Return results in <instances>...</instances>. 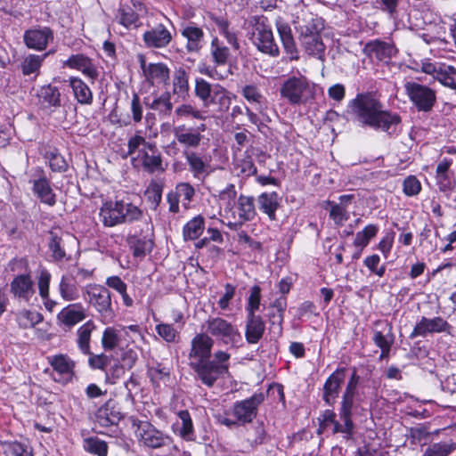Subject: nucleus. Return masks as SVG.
<instances>
[{"label": "nucleus", "mask_w": 456, "mask_h": 456, "mask_svg": "<svg viewBox=\"0 0 456 456\" xmlns=\"http://www.w3.org/2000/svg\"><path fill=\"white\" fill-rule=\"evenodd\" d=\"M348 106L362 126L388 131L392 125L400 122L399 116L385 110L382 102L373 93L358 94Z\"/></svg>", "instance_id": "1"}, {"label": "nucleus", "mask_w": 456, "mask_h": 456, "mask_svg": "<svg viewBox=\"0 0 456 456\" xmlns=\"http://www.w3.org/2000/svg\"><path fill=\"white\" fill-rule=\"evenodd\" d=\"M99 218L104 227H114L126 223L142 221L150 230V220L142 209L123 200L106 201L99 211Z\"/></svg>", "instance_id": "2"}, {"label": "nucleus", "mask_w": 456, "mask_h": 456, "mask_svg": "<svg viewBox=\"0 0 456 456\" xmlns=\"http://www.w3.org/2000/svg\"><path fill=\"white\" fill-rule=\"evenodd\" d=\"M265 399V394L259 392L247 399L237 401L229 412L218 416V422L230 428L249 424L257 416L258 407Z\"/></svg>", "instance_id": "3"}, {"label": "nucleus", "mask_w": 456, "mask_h": 456, "mask_svg": "<svg viewBox=\"0 0 456 456\" xmlns=\"http://www.w3.org/2000/svg\"><path fill=\"white\" fill-rule=\"evenodd\" d=\"M248 38L258 51L272 57L280 53L271 26L265 16H253L247 22Z\"/></svg>", "instance_id": "4"}, {"label": "nucleus", "mask_w": 456, "mask_h": 456, "mask_svg": "<svg viewBox=\"0 0 456 456\" xmlns=\"http://www.w3.org/2000/svg\"><path fill=\"white\" fill-rule=\"evenodd\" d=\"M280 94L291 105H302L314 99V86L304 76L290 77L281 86Z\"/></svg>", "instance_id": "5"}, {"label": "nucleus", "mask_w": 456, "mask_h": 456, "mask_svg": "<svg viewBox=\"0 0 456 456\" xmlns=\"http://www.w3.org/2000/svg\"><path fill=\"white\" fill-rule=\"evenodd\" d=\"M85 299L95 309L104 322L111 321L115 313L112 308L111 295L109 289L98 284H88L85 288Z\"/></svg>", "instance_id": "6"}, {"label": "nucleus", "mask_w": 456, "mask_h": 456, "mask_svg": "<svg viewBox=\"0 0 456 456\" xmlns=\"http://www.w3.org/2000/svg\"><path fill=\"white\" fill-rule=\"evenodd\" d=\"M360 377L354 371L347 381L346 389L342 395L339 408V418L343 422L344 430H354V424L352 420L353 409L359 401L358 384Z\"/></svg>", "instance_id": "7"}, {"label": "nucleus", "mask_w": 456, "mask_h": 456, "mask_svg": "<svg viewBox=\"0 0 456 456\" xmlns=\"http://www.w3.org/2000/svg\"><path fill=\"white\" fill-rule=\"evenodd\" d=\"M406 94L419 111H430L436 102V93L427 86L409 81L404 85Z\"/></svg>", "instance_id": "8"}, {"label": "nucleus", "mask_w": 456, "mask_h": 456, "mask_svg": "<svg viewBox=\"0 0 456 456\" xmlns=\"http://www.w3.org/2000/svg\"><path fill=\"white\" fill-rule=\"evenodd\" d=\"M224 208L226 213L230 212L234 222H230L228 226L231 229H236L237 226L242 225L246 222H249L256 216V210L255 207V199L252 196H247L240 194L236 200L232 208Z\"/></svg>", "instance_id": "9"}, {"label": "nucleus", "mask_w": 456, "mask_h": 456, "mask_svg": "<svg viewBox=\"0 0 456 456\" xmlns=\"http://www.w3.org/2000/svg\"><path fill=\"white\" fill-rule=\"evenodd\" d=\"M208 333L220 338L226 344L236 345L241 338L238 329L230 322L220 317H210L205 322Z\"/></svg>", "instance_id": "10"}, {"label": "nucleus", "mask_w": 456, "mask_h": 456, "mask_svg": "<svg viewBox=\"0 0 456 456\" xmlns=\"http://www.w3.org/2000/svg\"><path fill=\"white\" fill-rule=\"evenodd\" d=\"M207 129V126L204 123L200 124L195 127L187 126L185 125H179L173 128V134L175 140L185 148L196 149L198 148L204 136L202 134Z\"/></svg>", "instance_id": "11"}, {"label": "nucleus", "mask_w": 456, "mask_h": 456, "mask_svg": "<svg viewBox=\"0 0 456 456\" xmlns=\"http://www.w3.org/2000/svg\"><path fill=\"white\" fill-rule=\"evenodd\" d=\"M133 160L137 161L142 168L149 174L163 173L166 169L163 166L161 152L154 143L148 145L145 149H141Z\"/></svg>", "instance_id": "12"}, {"label": "nucleus", "mask_w": 456, "mask_h": 456, "mask_svg": "<svg viewBox=\"0 0 456 456\" xmlns=\"http://www.w3.org/2000/svg\"><path fill=\"white\" fill-rule=\"evenodd\" d=\"M193 369L201 382L208 387H213L221 375L228 371L225 364H217L215 361L202 359L193 364Z\"/></svg>", "instance_id": "13"}, {"label": "nucleus", "mask_w": 456, "mask_h": 456, "mask_svg": "<svg viewBox=\"0 0 456 456\" xmlns=\"http://www.w3.org/2000/svg\"><path fill=\"white\" fill-rule=\"evenodd\" d=\"M194 195L195 190L189 183H178L175 190L169 191L167 196L169 204V211L178 213L180 202L183 207L187 209Z\"/></svg>", "instance_id": "14"}, {"label": "nucleus", "mask_w": 456, "mask_h": 456, "mask_svg": "<svg viewBox=\"0 0 456 456\" xmlns=\"http://www.w3.org/2000/svg\"><path fill=\"white\" fill-rule=\"evenodd\" d=\"M136 436L141 443L149 448H159L165 444L167 436L147 421L137 423Z\"/></svg>", "instance_id": "15"}, {"label": "nucleus", "mask_w": 456, "mask_h": 456, "mask_svg": "<svg viewBox=\"0 0 456 456\" xmlns=\"http://www.w3.org/2000/svg\"><path fill=\"white\" fill-rule=\"evenodd\" d=\"M183 155L188 165V170L195 179L202 182L209 175L211 166L207 158L202 157L196 151L188 150H184Z\"/></svg>", "instance_id": "16"}, {"label": "nucleus", "mask_w": 456, "mask_h": 456, "mask_svg": "<svg viewBox=\"0 0 456 456\" xmlns=\"http://www.w3.org/2000/svg\"><path fill=\"white\" fill-rule=\"evenodd\" d=\"M23 40L28 48L43 51L53 40V33L48 27L30 28L25 31Z\"/></svg>", "instance_id": "17"}, {"label": "nucleus", "mask_w": 456, "mask_h": 456, "mask_svg": "<svg viewBox=\"0 0 456 456\" xmlns=\"http://www.w3.org/2000/svg\"><path fill=\"white\" fill-rule=\"evenodd\" d=\"M181 35L186 39L185 49L190 53H198L203 47L205 33L195 22L182 26Z\"/></svg>", "instance_id": "18"}, {"label": "nucleus", "mask_w": 456, "mask_h": 456, "mask_svg": "<svg viewBox=\"0 0 456 456\" xmlns=\"http://www.w3.org/2000/svg\"><path fill=\"white\" fill-rule=\"evenodd\" d=\"M172 39L171 32L163 24H158L142 35L143 43L148 48H165Z\"/></svg>", "instance_id": "19"}, {"label": "nucleus", "mask_w": 456, "mask_h": 456, "mask_svg": "<svg viewBox=\"0 0 456 456\" xmlns=\"http://www.w3.org/2000/svg\"><path fill=\"white\" fill-rule=\"evenodd\" d=\"M345 380V369H337L326 379L322 388V399L326 404L332 406L338 397L341 385Z\"/></svg>", "instance_id": "20"}, {"label": "nucleus", "mask_w": 456, "mask_h": 456, "mask_svg": "<svg viewBox=\"0 0 456 456\" xmlns=\"http://www.w3.org/2000/svg\"><path fill=\"white\" fill-rule=\"evenodd\" d=\"M450 327V324L442 317L438 316L433 319L422 317L410 334V338H414L419 336L425 337L428 333L447 331Z\"/></svg>", "instance_id": "21"}, {"label": "nucleus", "mask_w": 456, "mask_h": 456, "mask_svg": "<svg viewBox=\"0 0 456 456\" xmlns=\"http://www.w3.org/2000/svg\"><path fill=\"white\" fill-rule=\"evenodd\" d=\"M363 52L370 57H375L379 61H386L395 56L397 49L391 42L375 39L365 45Z\"/></svg>", "instance_id": "22"}, {"label": "nucleus", "mask_w": 456, "mask_h": 456, "mask_svg": "<svg viewBox=\"0 0 456 456\" xmlns=\"http://www.w3.org/2000/svg\"><path fill=\"white\" fill-rule=\"evenodd\" d=\"M63 65L81 71L85 76L92 80V83H94L99 75L93 61L89 57L81 53L72 54L63 62Z\"/></svg>", "instance_id": "23"}, {"label": "nucleus", "mask_w": 456, "mask_h": 456, "mask_svg": "<svg viewBox=\"0 0 456 456\" xmlns=\"http://www.w3.org/2000/svg\"><path fill=\"white\" fill-rule=\"evenodd\" d=\"M14 297L28 302L35 293L34 283L29 274L17 275L10 284Z\"/></svg>", "instance_id": "24"}, {"label": "nucleus", "mask_w": 456, "mask_h": 456, "mask_svg": "<svg viewBox=\"0 0 456 456\" xmlns=\"http://www.w3.org/2000/svg\"><path fill=\"white\" fill-rule=\"evenodd\" d=\"M286 306V297H280L272 303L268 309L267 317L270 322V330L277 336H281L282 333L281 324Z\"/></svg>", "instance_id": "25"}, {"label": "nucleus", "mask_w": 456, "mask_h": 456, "mask_svg": "<svg viewBox=\"0 0 456 456\" xmlns=\"http://www.w3.org/2000/svg\"><path fill=\"white\" fill-rule=\"evenodd\" d=\"M265 323L262 317L256 314H248L245 327V338L248 344H256L263 338Z\"/></svg>", "instance_id": "26"}, {"label": "nucleus", "mask_w": 456, "mask_h": 456, "mask_svg": "<svg viewBox=\"0 0 456 456\" xmlns=\"http://www.w3.org/2000/svg\"><path fill=\"white\" fill-rule=\"evenodd\" d=\"M38 151L40 155L48 161L49 167L53 172L61 173L67 170L68 164L57 148L46 143H40Z\"/></svg>", "instance_id": "27"}, {"label": "nucleus", "mask_w": 456, "mask_h": 456, "mask_svg": "<svg viewBox=\"0 0 456 456\" xmlns=\"http://www.w3.org/2000/svg\"><path fill=\"white\" fill-rule=\"evenodd\" d=\"M214 340L205 333L196 335L191 340V357H196L199 361L209 360Z\"/></svg>", "instance_id": "28"}, {"label": "nucleus", "mask_w": 456, "mask_h": 456, "mask_svg": "<svg viewBox=\"0 0 456 456\" xmlns=\"http://www.w3.org/2000/svg\"><path fill=\"white\" fill-rule=\"evenodd\" d=\"M86 311L81 304H70L65 306L57 315L60 322L71 327L86 319Z\"/></svg>", "instance_id": "29"}, {"label": "nucleus", "mask_w": 456, "mask_h": 456, "mask_svg": "<svg viewBox=\"0 0 456 456\" xmlns=\"http://www.w3.org/2000/svg\"><path fill=\"white\" fill-rule=\"evenodd\" d=\"M33 192L42 203L50 207L56 204V194L51 187L50 181L45 175L33 181Z\"/></svg>", "instance_id": "30"}, {"label": "nucleus", "mask_w": 456, "mask_h": 456, "mask_svg": "<svg viewBox=\"0 0 456 456\" xmlns=\"http://www.w3.org/2000/svg\"><path fill=\"white\" fill-rule=\"evenodd\" d=\"M141 65L149 80L162 83L164 85H167L169 83L170 69L165 63H150L146 66L144 60L142 59Z\"/></svg>", "instance_id": "31"}, {"label": "nucleus", "mask_w": 456, "mask_h": 456, "mask_svg": "<svg viewBox=\"0 0 456 456\" xmlns=\"http://www.w3.org/2000/svg\"><path fill=\"white\" fill-rule=\"evenodd\" d=\"M296 28L299 34V40L317 37L324 28V21L321 17L310 15L309 18L304 19L302 22H298Z\"/></svg>", "instance_id": "32"}, {"label": "nucleus", "mask_w": 456, "mask_h": 456, "mask_svg": "<svg viewBox=\"0 0 456 456\" xmlns=\"http://www.w3.org/2000/svg\"><path fill=\"white\" fill-rule=\"evenodd\" d=\"M172 93L183 101L189 97V73L183 69H176L172 77Z\"/></svg>", "instance_id": "33"}, {"label": "nucleus", "mask_w": 456, "mask_h": 456, "mask_svg": "<svg viewBox=\"0 0 456 456\" xmlns=\"http://www.w3.org/2000/svg\"><path fill=\"white\" fill-rule=\"evenodd\" d=\"M281 198L277 192H263L257 197L259 209L266 214L270 220H276V210L280 207Z\"/></svg>", "instance_id": "34"}, {"label": "nucleus", "mask_w": 456, "mask_h": 456, "mask_svg": "<svg viewBox=\"0 0 456 456\" xmlns=\"http://www.w3.org/2000/svg\"><path fill=\"white\" fill-rule=\"evenodd\" d=\"M277 29L284 51L289 55V60L297 61L299 59L298 50L292 36L290 27L286 23H278Z\"/></svg>", "instance_id": "35"}, {"label": "nucleus", "mask_w": 456, "mask_h": 456, "mask_svg": "<svg viewBox=\"0 0 456 456\" xmlns=\"http://www.w3.org/2000/svg\"><path fill=\"white\" fill-rule=\"evenodd\" d=\"M69 84L78 103L89 105L93 102V93L88 85L81 78L70 77L69 78Z\"/></svg>", "instance_id": "36"}, {"label": "nucleus", "mask_w": 456, "mask_h": 456, "mask_svg": "<svg viewBox=\"0 0 456 456\" xmlns=\"http://www.w3.org/2000/svg\"><path fill=\"white\" fill-rule=\"evenodd\" d=\"M214 94L208 99V107L214 105L216 106V111L224 113L227 111L232 103L231 94L220 85L214 86Z\"/></svg>", "instance_id": "37"}, {"label": "nucleus", "mask_w": 456, "mask_h": 456, "mask_svg": "<svg viewBox=\"0 0 456 456\" xmlns=\"http://www.w3.org/2000/svg\"><path fill=\"white\" fill-rule=\"evenodd\" d=\"M59 293L65 301H74L79 297L77 282L74 276L63 275L58 286Z\"/></svg>", "instance_id": "38"}, {"label": "nucleus", "mask_w": 456, "mask_h": 456, "mask_svg": "<svg viewBox=\"0 0 456 456\" xmlns=\"http://www.w3.org/2000/svg\"><path fill=\"white\" fill-rule=\"evenodd\" d=\"M48 361L53 369L60 375L70 379L74 372L75 362L65 354H56L48 357Z\"/></svg>", "instance_id": "39"}, {"label": "nucleus", "mask_w": 456, "mask_h": 456, "mask_svg": "<svg viewBox=\"0 0 456 456\" xmlns=\"http://www.w3.org/2000/svg\"><path fill=\"white\" fill-rule=\"evenodd\" d=\"M96 329V326L93 321H87L77 330V344L79 350L84 354H91L90 350V340L92 332Z\"/></svg>", "instance_id": "40"}, {"label": "nucleus", "mask_w": 456, "mask_h": 456, "mask_svg": "<svg viewBox=\"0 0 456 456\" xmlns=\"http://www.w3.org/2000/svg\"><path fill=\"white\" fill-rule=\"evenodd\" d=\"M53 52L49 51L43 55H37V54H28L24 57L20 63V69L22 71V74L24 76H30L32 74H35L37 76L39 74L40 68L42 66L43 61L45 59L51 54Z\"/></svg>", "instance_id": "41"}, {"label": "nucleus", "mask_w": 456, "mask_h": 456, "mask_svg": "<svg viewBox=\"0 0 456 456\" xmlns=\"http://www.w3.org/2000/svg\"><path fill=\"white\" fill-rule=\"evenodd\" d=\"M305 53L319 60H324L325 45L320 37H310L299 40Z\"/></svg>", "instance_id": "42"}, {"label": "nucleus", "mask_w": 456, "mask_h": 456, "mask_svg": "<svg viewBox=\"0 0 456 456\" xmlns=\"http://www.w3.org/2000/svg\"><path fill=\"white\" fill-rule=\"evenodd\" d=\"M210 54L216 66H224L230 58V50L217 37H214L210 44Z\"/></svg>", "instance_id": "43"}, {"label": "nucleus", "mask_w": 456, "mask_h": 456, "mask_svg": "<svg viewBox=\"0 0 456 456\" xmlns=\"http://www.w3.org/2000/svg\"><path fill=\"white\" fill-rule=\"evenodd\" d=\"M204 228V218L201 216L193 217L183 226V239L185 240L198 239L202 234Z\"/></svg>", "instance_id": "44"}, {"label": "nucleus", "mask_w": 456, "mask_h": 456, "mask_svg": "<svg viewBox=\"0 0 456 456\" xmlns=\"http://www.w3.org/2000/svg\"><path fill=\"white\" fill-rule=\"evenodd\" d=\"M105 284L109 288L116 290L118 293L120 294V296L122 297L123 304L126 306L131 307L134 305V300L126 292L127 286L119 276L113 275L108 277L106 279Z\"/></svg>", "instance_id": "45"}, {"label": "nucleus", "mask_w": 456, "mask_h": 456, "mask_svg": "<svg viewBox=\"0 0 456 456\" xmlns=\"http://www.w3.org/2000/svg\"><path fill=\"white\" fill-rule=\"evenodd\" d=\"M149 106L151 110L158 111L163 118L169 117L173 110L170 93H163L159 97L155 98Z\"/></svg>", "instance_id": "46"}, {"label": "nucleus", "mask_w": 456, "mask_h": 456, "mask_svg": "<svg viewBox=\"0 0 456 456\" xmlns=\"http://www.w3.org/2000/svg\"><path fill=\"white\" fill-rule=\"evenodd\" d=\"M322 418L321 428H326L329 424H332L334 434H344V436L347 439L352 437L354 430H344L343 422L340 423L336 419V413L332 410H325Z\"/></svg>", "instance_id": "47"}, {"label": "nucleus", "mask_w": 456, "mask_h": 456, "mask_svg": "<svg viewBox=\"0 0 456 456\" xmlns=\"http://www.w3.org/2000/svg\"><path fill=\"white\" fill-rule=\"evenodd\" d=\"M38 96L42 102L48 107L61 106V93L56 86L47 85L41 87Z\"/></svg>", "instance_id": "48"}, {"label": "nucleus", "mask_w": 456, "mask_h": 456, "mask_svg": "<svg viewBox=\"0 0 456 456\" xmlns=\"http://www.w3.org/2000/svg\"><path fill=\"white\" fill-rule=\"evenodd\" d=\"M175 116L177 118H192L200 121H204L207 118L205 111L198 109L191 103H183L177 106L175 110Z\"/></svg>", "instance_id": "49"}, {"label": "nucleus", "mask_w": 456, "mask_h": 456, "mask_svg": "<svg viewBox=\"0 0 456 456\" xmlns=\"http://www.w3.org/2000/svg\"><path fill=\"white\" fill-rule=\"evenodd\" d=\"M214 86L202 77L195 79L194 94L202 102L204 107H208V99L214 94Z\"/></svg>", "instance_id": "50"}, {"label": "nucleus", "mask_w": 456, "mask_h": 456, "mask_svg": "<svg viewBox=\"0 0 456 456\" xmlns=\"http://www.w3.org/2000/svg\"><path fill=\"white\" fill-rule=\"evenodd\" d=\"M235 171L237 172V175L242 177H249L256 173L257 169L252 160L249 150H247L244 157L236 162Z\"/></svg>", "instance_id": "51"}, {"label": "nucleus", "mask_w": 456, "mask_h": 456, "mask_svg": "<svg viewBox=\"0 0 456 456\" xmlns=\"http://www.w3.org/2000/svg\"><path fill=\"white\" fill-rule=\"evenodd\" d=\"M116 18L118 23L126 28H136L139 20L138 14L129 6L120 7Z\"/></svg>", "instance_id": "52"}, {"label": "nucleus", "mask_w": 456, "mask_h": 456, "mask_svg": "<svg viewBox=\"0 0 456 456\" xmlns=\"http://www.w3.org/2000/svg\"><path fill=\"white\" fill-rule=\"evenodd\" d=\"M437 80L444 86L456 90V69L450 65H440Z\"/></svg>", "instance_id": "53"}, {"label": "nucleus", "mask_w": 456, "mask_h": 456, "mask_svg": "<svg viewBox=\"0 0 456 456\" xmlns=\"http://www.w3.org/2000/svg\"><path fill=\"white\" fill-rule=\"evenodd\" d=\"M268 435L265 430V425L263 421H258L254 426L253 431L251 434H248L247 438V442L252 447H256L261 445L268 440Z\"/></svg>", "instance_id": "54"}, {"label": "nucleus", "mask_w": 456, "mask_h": 456, "mask_svg": "<svg viewBox=\"0 0 456 456\" xmlns=\"http://www.w3.org/2000/svg\"><path fill=\"white\" fill-rule=\"evenodd\" d=\"M84 449L89 453L96 454L97 456H107L108 454L107 444L98 437H89L85 439Z\"/></svg>", "instance_id": "55"}, {"label": "nucleus", "mask_w": 456, "mask_h": 456, "mask_svg": "<svg viewBox=\"0 0 456 456\" xmlns=\"http://www.w3.org/2000/svg\"><path fill=\"white\" fill-rule=\"evenodd\" d=\"M49 249L55 261H62L66 257L62 238L53 232H50Z\"/></svg>", "instance_id": "56"}, {"label": "nucleus", "mask_w": 456, "mask_h": 456, "mask_svg": "<svg viewBox=\"0 0 456 456\" xmlns=\"http://www.w3.org/2000/svg\"><path fill=\"white\" fill-rule=\"evenodd\" d=\"M456 450V443H436L428 447L422 456H448Z\"/></svg>", "instance_id": "57"}, {"label": "nucleus", "mask_w": 456, "mask_h": 456, "mask_svg": "<svg viewBox=\"0 0 456 456\" xmlns=\"http://www.w3.org/2000/svg\"><path fill=\"white\" fill-rule=\"evenodd\" d=\"M19 326L23 329L32 328L43 321L41 314L36 311H23L17 317Z\"/></svg>", "instance_id": "58"}, {"label": "nucleus", "mask_w": 456, "mask_h": 456, "mask_svg": "<svg viewBox=\"0 0 456 456\" xmlns=\"http://www.w3.org/2000/svg\"><path fill=\"white\" fill-rule=\"evenodd\" d=\"M326 204L330 206V217L336 224L342 225L344 222L349 219V212L344 207L330 200H328Z\"/></svg>", "instance_id": "59"}, {"label": "nucleus", "mask_w": 456, "mask_h": 456, "mask_svg": "<svg viewBox=\"0 0 456 456\" xmlns=\"http://www.w3.org/2000/svg\"><path fill=\"white\" fill-rule=\"evenodd\" d=\"M5 456H32V450L29 446L18 443H6L4 444Z\"/></svg>", "instance_id": "60"}, {"label": "nucleus", "mask_w": 456, "mask_h": 456, "mask_svg": "<svg viewBox=\"0 0 456 456\" xmlns=\"http://www.w3.org/2000/svg\"><path fill=\"white\" fill-rule=\"evenodd\" d=\"M96 420L102 427H109L119 420L118 413L110 411L108 404L101 407L96 412Z\"/></svg>", "instance_id": "61"}, {"label": "nucleus", "mask_w": 456, "mask_h": 456, "mask_svg": "<svg viewBox=\"0 0 456 456\" xmlns=\"http://www.w3.org/2000/svg\"><path fill=\"white\" fill-rule=\"evenodd\" d=\"M379 228L375 224L367 225L362 231L356 233L354 245L355 247L364 248L368 245L370 239L376 236Z\"/></svg>", "instance_id": "62"}, {"label": "nucleus", "mask_w": 456, "mask_h": 456, "mask_svg": "<svg viewBox=\"0 0 456 456\" xmlns=\"http://www.w3.org/2000/svg\"><path fill=\"white\" fill-rule=\"evenodd\" d=\"M128 241L133 248V255L137 257L145 256L152 248L151 240L140 239L136 236L130 238Z\"/></svg>", "instance_id": "63"}, {"label": "nucleus", "mask_w": 456, "mask_h": 456, "mask_svg": "<svg viewBox=\"0 0 456 456\" xmlns=\"http://www.w3.org/2000/svg\"><path fill=\"white\" fill-rule=\"evenodd\" d=\"M178 416L182 421L180 436L186 440H193V425L188 411H180Z\"/></svg>", "instance_id": "64"}]
</instances>
